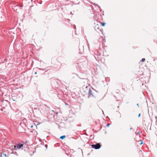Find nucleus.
Listing matches in <instances>:
<instances>
[{
  "label": "nucleus",
  "instance_id": "1",
  "mask_svg": "<svg viewBox=\"0 0 157 157\" xmlns=\"http://www.w3.org/2000/svg\"><path fill=\"white\" fill-rule=\"evenodd\" d=\"M101 23L100 22L96 24L94 28L95 30L98 32H101L102 30V29L101 28L100 25Z\"/></svg>",
  "mask_w": 157,
  "mask_h": 157
},
{
  "label": "nucleus",
  "instance_id": "2",
  "mask_svg": "<svg viewBox=\"0 0 157 157\" xmlns=\"http://www.w3.org/2000/svg\"><path fill=\"white\" fill-rule=\"evenodd\" d=\"M91 146L93 148H94L96 149H98L101 147V145L99 143H98L96 144L91 145Z\"/></svg>",
  "mask_w": 157,
  "mask_h": 157
},
{
  "label": "nucleus",
  "instance_id": "3",
  "mask_svg": "<svg viewBox=\"0 0 157 157\" xmlns=\"http://www.w3.org/2000/svg\"><path fill=\"white\" fill-rule=\"evenodd\" d=\"M23 146V144H18L17 146H14V147L15 149H20Z\"/></svg>",
  "mask_w": 157,
  "mask_h": 157
},
{
  "label": "nucleus",
  "instance_id": "4",
  "mask_svg": "<svg viewBox=\"0 0 157 157\" xmlns=\"http://www.w3.org/2000/svg\"><path fill=\"white\" fill-rule=\"evenodd\" d=\"M88 94H89V96H91L93 95L92 91H91V90L90 89L89 90Z\"/></svg>",
  "mask_w": 157,
  "mask_h": 157
},
{
  "label": "nucleus",
  "instance_id": "5",
  "mask_svg": "<svg viewBox=\"0 0 157 157\" xmlns=\"http://www.w3.org/2000/svg\"><path fill=\"white\" fill-rule=\"evenodd\" d=\"M65 137V136L64 135L61 136L60 138L62 139H64Z\"/></svg>",
  "mask_w": 157,
  "mask_h": 157
},
{
  "label": "nucleus",
  "instance_id": "6",
  "mask_svg": "<svg viewBox=\"0 0 157 157\" xmlns=\"http://www.w3.org/2000/svg\"><path fill=\"white\" fill-rule=\"evenodd\" d=\"M145 59L143 58L140 61L142 62H144L145 61Z\"/></svg>",
  "mask_w": 157,
  "mask_h": 157
},
{
  "label": "nucleus",
  "instance_id": "7",
  "mask_svg": "<svg viewBox=\"0 0 157 157\" xmlns=\"http://www.w3.org/2000/svg\"><path fill=\"white\" fill-rule=\"evenodd\" d=\"M103 26H104L105 25V23H100Z\"/></svg>",
  "mask_w": 157,
  "mask_h": 157
},
{
  "label": "nucleus",
  "instance_id": "8",
  "mask_svg": "<svg viewBox=\"0 0 157 157\" xmlns=\"http://www.w3.org/2000/svg\"><path fill=\"white\" fill-rule=\"evenodd\" d=\"M140 114H139L138 115V117H140Z\"/></svg>",
  "mask_w": 157,
  "mask_h": 157
},
{
  "label": "nucleus",
  "instance_id": "9",
  "mask_svg": "<svg viewBox=\"0 0 157 157\" xmlns=\"http://www.w3.org/2000/svg\"><path fill=\"white\" fill-rule=\"evenodd\" d=\"M143 143V142L142 141L141 143H140V144H142Z\"/></svg>",
  "mask_w": 157,
  "mask_h": 157
},
{
  "label": "nucleus",
  "instance_id": "10",
  "mask_svg": "<svg viewBox=\"0 0 157 157\" xmlns=\"http://www.w3.org/2000/svg\"><path fill=\"white\" fill-rule=\"evenodd\" d=\"M47 145H45V147H46L47 148Z\"/></svg>",
  "mask_w": 157,
  "mask_h": 157
},
{
  "label": "nucleus",
  "instance_id": "11",
  "mask_svg": "<svg viewBox=\"0 0 157 157\" xmlns=\"http://www.w3.org/2000/svg\"><path fill=\"white\" fill-rule=\"evenodd\" d=\"M109 124H107V127H108V126H109Z\"/></svg>",
  "mask_w": 157,
  "mask_h": 157
},
{
  "label": "nucleus",
  "instance_id": "12",
  "mask_svg": "<svg viewBox=\"0 0 157 157\" xmlns=\"http://www.w3.org/2000/svg\"><path fill=\"white\" fill-rule=\"evenodd\" d=\"M31 128H33V126L32 125L31 126Z\"/></svg>",
  "mask_w": 157,
  "mask_h": 157
},
{
  "label": "nucleus",
  "instance_id": "13",
  "mask_svg": "<svg viewBox=\"0 0 157 157\" xmlns=\"http://www.w3.org/2000/svg\"><path fill=\"white\" fill-rule=\"evenodd\" d=\"M35 74H37L36 72H35Z\"/></svg>",
  "mask_w": 157,
  "mask_h": 157
},
{
  "label": "nucleus",
  "instance_id": "14",
  "mask_svg": "<svg viewBox=\"0 0 157 157\" xmlns=\"http://www.w3.org/2000/svg\"><path fill=\"white\" fill-rule=\"evenodd\" d=\"M138 105H139V104H137V105H138Z\"/></svg>",
  "mask_w": 157,
  "mask_h": 157
},
{
  "label": "nucleus",
  "instance_id": "15",
  "mask_svg": "<svg viewBox=\"0 0 157 157\" xmlns=\"http://www.w3.org/2000/svg\"><path fill=\"white\" fill-rule=\"evenodd\" d=\"M130 129L131 130V129H132V128H130Z\"/></svg>",
  "mask_w": 157,
  "mask_h": 157
},
{
  "label": "nucleus",
  "instance_id": "16",
  "mask_svg": "<svg viewBox=\"0 0 157 157\" xmlns=\"http://www.w3.org/2000/svg\"><path fill=\"white\" fill-rule=\"evenodd\" d=\"M22 6H20L21 7H22Z\"/></svg>",
  "mask_w": 157,
  "mask_h": 157
}]
</instances>
